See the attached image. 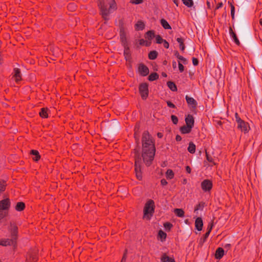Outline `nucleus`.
<instances>
[{
    "mask_svg": "<svg viewBox=\"0 0 262 262\" xmlns=\"http://www.w3.org/2000/svg\"><path fill=\"white\" fill-rule=\"evenodd\" d=\"M143 160L145 165L149 166L151 164L155 155V147L151 137L147 132H144L142 135Z\"/></svg>",
    "mask_w": 262,
    "mask_h": 262,
    "instance_id": "f257e3e1",
    "label": "nucleus"
},
{
    "mask_svg": "<svg viewBox=\"0 0 262 262\" xmlns=\"http://www.w3.org/2000/svg\"><path fill=\"white\" fill-rule=\"evenodd\" d=\"M98 6L102 16L105 20H108L110 14L117 8L115 0H100Z\"/></svg>",
    "mask_w": 262,
    "mask_h": 262,
    "instance_id": "f03ea898",
    "label": "nucleus"
},
{
    "mask_svg": "<svg viewBox=\"0 0 262 262\" xmlns=\"http://www.w3.org/2000/svg\"><path fill=\"white\" fill-rule=\"evenodd\" d=\"M155 203L152 200H148L145 204L143 209V219L149 220L154 214Z\"/></svg>",
    "mask_w": 262,
    "mask_h": 262,
    "instance_id": "7ed1b4c3",
    "label": "nucleus"
},
{
    "mask_svg": "<svg viewBox=\"0 0 262 262\" xmlns=\"http://www.w3.org/2000/svg\"><path fill=\"white\" fill-rule=\"evenodd\" d=\"M10 201L9 199H5L0 201V219L5 217L10 207Z\"/></svg>",
    "mask_w": 262,
    "mask_h": 262,
    "instance_id": "20e7f679",
    "label": "nucleus"
},
{
    "mask_svg": "<svg viewBox=\"0 0 262 262\" xmlns=\"http://www.w3.org/2000/svg\"><path fill=\"white\" fill-rule=\"evenodd\" d=\"M141 165L142 163L141 158L139 157L136 158L135 159V170L136 177L139 180H141L142 179Z\"/></svg>",
    "mask_w": 262,
    "mask_h": 262,
    "instance_id": "39448f33",
    "label": "nucleus"
},
{
    "mask_svg": "<svg viewBox=\"0 0 262 262\" xmlns=\"http://www.w3.org/2000/svg\"><path fill=\"white\" fill-rule=\"evenodd\" d=\"M139 89L142 98L146 99L148 96V84L146 83H142L140 85Z\"/></svg>",
    "mask_w": 262,
    "mask_h": 262,
    "instance_id": "423d86ee",
    "label": "nucleus"
},
{
    "mask_svg": "<svg viewBox=\"0 0 262 262\" xmlns=\"http://www.w3.org/2000/svg\"><path fill=\"white\" fill-rule=\"evenodd\" d=\"M201 186L203 191L209 192L213 186L212 182L210 180L205 179L201 182Z\"/></svg>",
    "mask_w": 262,
    "mask_h": 262,
    "instance_id": "0eeeda50",
    "label": "nucleus"
},
{
    "mask_svg": "<svg viewBox=\"0 0 262 262\" xmlns=\"http://www.w3.org/2000/svg\"><path fill=\"white\" fill-rule=\"evenodd\" d=\"M139 72L143 76H145L149 73L148 68L143 64H140L138 67Z\"/></svg>",
    "mask_w": 262,
    "mask_h": 262,
    "instance_id": "6e6552de",
    "label": "nucleus"
},
{
    "mask_svg": "<svg viewBox=\"0 0 262 262\" xmlns=\"http://www.w3.org/2000/svg\"><path fill=\"white\" fill-rule=\"evenodd\" d=\"M12 78L14 79L17 82L21 80V75L20 74L19 69L17 68L14 69Z\"/></svg>",
    "mask_w": 262,
    "mask_h": 262,
    "instance_id": "1a4fd4ad",
    "label": "nucleus"
},
{
    "mask_svg": "<svg viewBox=\"0 0 262 262\" xmlns=\"http://www.w3.org/2000/svg\"><path fill=\"white\" fill-rule=\"evenodd\" d=\"M17 227L14 224H11L10 226V232L11 235V238L13 239L16 242L17 233Z\"/></svg>",
    "mask_w": 262,
    "mask_h": 262,
    "instance_id": "9d476101",
    "label": "nucleus"
},
{
    "mask_svg": "<svg viewBox=\"0 0 262 262\" xmlns=\"http://www.w3.org/2000/svg\"><path fill=\"white\" fill-rule=\"evenodd\" d=\"M237 128L240 129L242 132L246 133L248 131L249 127L248 123L243 120L237 123Z\"/></svg>",
    "mask_w": 262,
    "mask_h": 262,
    "instance_id": "9b49d317",
    "label": "nucleus"
},
{
    "mask_svg": "<svg viewBox=\"0 0 262 262\" xmlns=\"http://www.w3.org/2000/svg\"><path fill=\"white\" fill-rule=\"evenodd\" d=\"M16 242L13 239H2L0 240V245L6 246L8 245H15Z\"/></svg>",
    "mask_w": 262,
    "mask_h": 262,
    "instance_id": "f8f14e48",
    "label": "nucleus"
},
{
    "mask_svg": "<svg viewBox=\"0 0 262 262\" xmlns=\"http://www.w3.org/2000/svg\"><path fill=\"white\" fill-rule=\"evenodd\" d=\"M186 125L189 126L191 127H193L194 125V118L193 116L191 115H188L185 119Z\"/></svg>",
    "mask_w": 262,
    "mask_h": 262,
    "instance_id": "ddd939ff",
    "label": "nucleus"
},
{
    "mask_svg": "<svg viewBox=\"0 0 262 262\" xmlns=\"http://www.w3.org/2000/svg\"><path fill=\"white\" fill-rule=\"evenodd\" d=\"M203 226V220L201 217H197L195 221V227L198 231H201Z\"/></svg>",
    "mask_w": 262,
    "mask_h": 262,
    "instance_id": "4468645a",
    "label": "nucleus"
},
{
    "mask_svg": "<svg viewBox=\"0 0 262 262\" xmlns=\"http://www.w3.org/2000/svg\"><path fill=\"white\" fill-rule=\"evenodd\" d=\"M185 98L188 105H191L193 108L196 107L197 102L193 98L190 97L187 95L186 96Z\"/></svg>",
    "mask_w": 262,
    "mask_h": 262,
    "instance_id": "2eb2a0df",
    "label": "nucleus"
},
{
    "mask_svg": "<svg viewBox=\"0 0 262 262\" xmlns=\"http://www.w3.org/2000/svg\"><path fill=\"white\" fill-rule=\"evenodd\" d=\"M224 255V250L222 248H218L215 253V258L217 259H221Z\"/></svg>",
    "mask_w": 262,
    "mask_h": 262,
    "instance_id": "dca6fc26",
    "label": "nucleus"
},
{
    "mask_svg": "<svg viewBox=\"0 0 262 262\" xmlns=\"http://www.w3.org/2000/svg\"><path fill=\"white\" fill-rule=\"evenodd\" d=\"M49 111L48 108L43 107L39 112V116L42 118H47L48 117Z\"/></svg>",
    "mask_w": 262,
    "mask_h": 262,
    "instance_id": "f3484780",
    "label": "nucleus"
},
{
    "mask_svg": "<svg viewBox=\"0 0 262 262\" xmlns=\"http://www.w3.org/2000/svg\"><path fill=\"white\" fill-rule=\"evenodd\" d=\"M192 127L184 125L180 128V132L183 134H188L191 132Z\"/></svg>",
    "mask_w": 262,
    "mask_h": 262,
    "instance_id": "a211bd4d",
    "label": "nucleus"
},
{
    "mask_svg": "<svg viewBox=\"0 0 262 262\" xmlns=\"http://www.w3.org/2000/svg\"><path fill=\"white\" fill-rule=\"evenodd\" d=\"M136 30H142L145 27L144 23L141 20H138L135 26Z\"/></svg>",
    "mask_w": 262,
    "mask_h": 262,
    "instance_id": "6ab92c4d",
    "label": "nucleus"
},
{
    "mask_svg": "<svg viewBox=\"0 0 262 262\" xmlns=\"http://www.w3.org/2000/svg\"><path fill=\"white\" fill-rule=\"evenodd\" d=\"M158 238L160 239V241L163 242L165 241V239L167 236V234L165 232L160 230L158 232Z\"/></svg>",
    "mask_w": 262,
    "mask_h": 262,
    "instance_id": "aec40b11",
    "label": "nucleus"
},
{
    "mask_svg": "<svg viewBox=\"0 0 262 262\" xmlns=\"http://www.w3.org/2000/svg\"><path fill=\"white\" fill-rule=\"evenodd\" d=\"M161 25L165 29H171V28L169 24V23L167 22L166 20L165 19H161L160 20Z\"/></svg>",
    "mask_w": 262,
    "mask_h": 262,
    "instance_id": "412c9836",
    "label": "nucleus"
},
{
    "mask_svg": "<svg viewBox=\"0 0 262 262\" xmlns=\"http://www.w3.org/2000/svg\"><path fill=\"white\" fill-rule=\"evenodd\" d=\"M230 34L231 36V37H232V38H233L234 41L235 42V43L236 45H239V43H240L238 39V38H237L235 33H234L233 31H232V29H230Z\"/></svg>",
    "mask_w": 262,
    "mask_h": 262,
    "instance_id": "4be33fe9",
    "label": "nucleus"
},
{
    "mask_svg": "<svg viewBox=\"0 0 262 262\" xmlns=\"http://www.w3.org/2000/svg\"><path fill=\"white\" fill-rule=\"evenodd\" d=\"M25 205L23 202H18L15 206V209L18 211H21L24 209Z\"/></svg>",
    "mask_w": 262,
    "mask_h": 262,
    "instance_id": "5701e85b",
    "label": "nucleus"
},
{
    "mask_svg": "<svg viewBox=\"0 0 262 262\" xmlns=\"http://www.w3.org/2000/svg\"><path fill=\"white\" fill-rule=\"evenodd\" d=\"M174 212L178 217H183L184 216V211L182 209H175Z\"/></svg>",
    "mask_w": 262,
    "mask_h": 262,
    "instance_id": "b1692460",
    "label": "nucleus"
},
{
    "mask_svg": "<svg viewBox=\"0 0 262 262\" xmlns=\"http://www.w3.org/2000/svg\"><path fill=\"white\" fill-rule=\"evenodd\" d=\"M188 150L191 154H194L195 152V145L193 142L189 143Z\"/></svg>",
    "mask_w": 262,
    "mask_h": 262,
    "instance_id": "393cba45",
    "label": "nucleus"
},
{
    "mask_svg": "<svg viewBox=\"0 0 262 262\" xmlns=\"http://www.w3.org/2000/svg\"><path fill=\"white\" fill-rule=\"evenodd\" d=\"M167 84L169 89L172 91L175 92L177 90V86L173 82L168 81L167 82Z\"/></svg>",
    "mask_w": 262,
    "mask_h": 262,
    "instance_id": "a878e982",
    "label": "nucleus"
},
{
    "mask_svg": "<svg viewBox=\"0 0 262 262\" xmlns=\"http://www.w3.org/2000/svg\"><path fill=\"white\" fill-rule=\"evenodd\" d=\"M176 40L177 42L179 43L180 49L182 51H184L185 50V46L184 45L183 39L181 37H178Z\"/></svg>",
    "mask_w": 262,
    "mask_h": 262,
    "instance_id": "bb28decb",
    "label": "nucleus"
},
{
    "mask_svg": "<svg viewBox=\"0 0 262 262\" xmlns=\"http://www.w3.org/2000/svg\"><path fill=\"white\" fill-rule=\"evenodd\" d=\"M31 154L32 155L35 156V157L33 158L34 161H37L40 159V156L39 154V152L37 150H32L31 151Z\"/></svg>",
    "mask_w": 262,
    "mask_h": 262,
    "instance_id": "cd10ccee",
    "label": "nucleus"
},
{
    "mask_svg": "<svg viewBox=\"0 0 262 262\" xmlns=\"http://www.w3.org/2000/svg\"><path fill=\"white\" fill-rule=\"evenodd\" d=\"M159 78V75L157 73H152L150 74L148 76V80L149 81H152Z\"/></svg>",
    "mask_w": 262,
    "mask_h": 262,
    "instance_id": "c85d7f7f",
    "label": "nucleus"
},
{
    "mask_svg": "<svg viewBox=\"0 0 262 262\" xmlns=\"http://www.w3.org/2000/svg\"><path fill=\"white\" fill-rule=\"evenodd\" d=\"M184 5L188 8L191 7L193 5V2L192 0H182Z\"/></svg>",
    "mask_w": 262,
    "mask_h": 262,
    "instance_id": "c756f323",
    "label": "nucleus"
},
{
    "mask_svg": "<svg viewBox=\"0 0 262 262\" xmlns=\"http://www.w3.org/2000/svg\"><path fill=\"white\" fill-rule=\"evenodd\" d=\"M166 177L168 179H171L174 177V172L171 169H168L166 172Z\"/></svg>",
    "mask_w": 262,
    "mask_h": 262,
    "instance_id": "7c9ffc66",
    "label": "nucleus"
},
{
    "mask_svg": "<svg viewBox=\"0 0 262 262\" xmlns=\"http://www.w3.org/2000/svg\"><path fill=\"white\" fill-rule=\"evenodd\" d=\"M158 55V53L156 51H151L148 54V57L150 59L154 60L155 59Z\"/></svg>",
    "mask_w": 262,
    "mask_h": 262,
    "instance_id": "2f4dec72",
    "label": "nucleus"
},
{
    "mask_svg": "<svg viewBox=\"0 0 262 262\" xmlns=\"http://www.w3.org/2000/svg\"><path fill=\"white\" fill-rule=\"evenodd\" d=\"M175 56L179 59L183 63L186 64L187 63V60L186 58H185L182 56L180 55L179 53L178 52H176L175 53Z\"/></svg>",
    "mask_w": 262,
    "mask_h": 262,
    "instance_id": "473e14b6",
    "label": "nucleus"
},
{
    "mask_svg": "<svg viewBox=\"0 0 262 262\" xmlns=\"http://www.w3.org/2000/svg\"><path fill=\"white\" fill-rule=\"evenodd\" d=\"M155 36L154 32L153 31H149L146 33V38L148 40H151Z\"/></svg>",
    "mask_w": 262,
    "mask_h": 262,
    "instance_id": "72a5a7b5",
    "label": "nucleus"
},
{
    "mask_svg": "<svg viewBox=\"0 0 262 262\" xmlns=\"http://www.w3.org/2000/svg\"><path fill=\"white\" fill-rule=\"evenodd\" d=\"M27 262H36L37 261V257L35 254L30 256L29 259L27 258Z\"/></svg>",
    "mask_w": 262,
    "mask_h": 262,
    "instance_id": "f704fd0d",
    "label": "nucleus"
},
{
    "mask_svg": "<svg viewBox=\"0 0 262 262\" xmlns=\"http://www.w3.org/2000/svg\"><path fill=\"white\" fill-rule=\"evenodd\" d=\"M169 258L166 254H163L161 258V260L162 262H167Z\"/></svg>",
    "mask_w": 262,
    "mask_h": 262,
    "instance_id": "c9c22d12",
    "label": "nucleus"
},
{
    "mask_svg": "<svg viewBox=\"0 0 262 262\" xmlns=\"http://www.w3.org/2000/svg\"><path fill=\"white\" fill-rule=\"evenodd\" d=\"M156 42L159 44L162 43L163 41L164 40L160 35H157L156 36Z\"/></svg>",
    "mask_w": 262,
    "mask_h": 262,
    "instance_id": "e433bc0d",
    "label": "nucleus"
},
{
    "mask_svg": "<svg viewBox=\"0 0 262 262\" xmlns=\"http://www.w3.org/2000/svg\"><path fill=\"white\" fill-rule=\"evenodd\" d=\"M171 121L174 124H177L178 122V119L177 116L174 115H171Z\"/></svg>",
    "mask_w": 262,
    "mask_h": 262,
    "instance_id": "4c0bfd02",
    "label": "nucleus"
},
{
    "mask_svg": "<svg viewBox=\"0 0 262 262\" xmlns=\"http://www.w3.org/2000/svg\"><path fill=\"white\" fill-rule=\"evenodd\" d=\"M206 157H207V160H208V162H210V163H212V164L211 165V166H212V165H216V163L213 161L212 158V157H209V156L207 155V153H206Z\"/></svg>",
    "mask_w": 262,
    "mask_h": 262,
    "instance_id": "58836bf2",
    "label": "nucleus"
},
{
    "mask_svg": "<svg viewBox=\"0 0 262 262\" xmlns=\"http://www.w3.org/2000/svg\"><path fill=\"white\" fill-rule=\"evenodd\" d=\"M235 8L233 5H231V15L232 19L234 18Z\"/></svg>",
    "mask_w": 262,
    "mask_h": 262,
    "instance_id": "ea45409f",
    "label": "nucleus"
},
{
    "mask_svg": "<svg viewBox=\"0 0 262 262\" xmlns=\"http://www.w3.org/2000/svg\"><path fill=\"white\" fill-rule=\"evenodd\" d=\"M5 190V185L4 182H0V193Z\"/></svg>",
    "mask_w": 262,
    "mask_h": 262,
    "instance_id": "a19ab883",
    "label": "nucleus"
},
{
    "mask_svg": "<svg viewBox=\"0 0 262 262\" xmlns=\"http://www.w3.org/2000/svg\"><path fill=\"white\" fill-rule=\"evenodd\" d=\"M235 121L237 122V123L241 122V121H243V120H242L241 119V118L239 117V116L237 113H236L235 114Z\"/></svg>",
    "mask_w": 262,
    "mask_h": 262,
    "instance_id": "79ce46f5",
    "label": "nucleus"
},
{
    "mask_svg": "<svg viewBox=\"0 0 262 262\" xmlns=\"http://www.w3.org/2000/svg\"><path fill=\"white\" fill-rule=\"evenodd\" d=\"M164 226L165 229L170 230L171 229V228L172 227V225H171V224H170L169 223H165L164 224Z\"/></svg>",
    "mask_w": 262,
    "mask_h": 262,
    "instance_id": "37998d69",
    "label": "nucleus"
},
{
    "mask_svg": "<svg viewBox=\"0 0 262 262\" xmlns=\"http://www.w3.org/2000/svg\"><path fill=\"white\" fill-rule=\"evenodd\" d=\"M143 2L142 0H131L130 3L134 4H140Z\"/></svg>",
    "mask_w": 262,
    "mask_h": 262,
    "instance_id": "c03bdc74",
    "label": "nucleus"
},
{
    "mask_svg": "<svg viewBox=\"0 0 262 262\" xmlns=\"http://www.w3.org/2000/svg\"><path fill=\"white\" fill-rule=\"evenodd\" d=\"M178 67H179V69L180 72H183L184 70V67L183 66L182 63L179 62Z\"/></svg>",
    "mask_w": 262,
    "mask_h": 262,
    "instance_id": "a18cd8bd",
    "label": "nucleus"
},
{
    "mask_svg": "<svg viewBox=\"0 0 262 262\" xmlns=\"http://www.w3.org/2000/svg\"><path fill=\"white\" fill-rule=\"evenodd\" d=\"M167 104L168 106L171 108H175L176 107L175 105L169 101H167Z\"/></svg>",
    "mask_w": 262,
    "mask_h": 262,
    "instance_id": "49530a36",
    "label": "nucleus"
},
{
    "mask_svg": "<svg viewBox=\"0 0 262 262\" xmlns=\"http://www.w3.org/2000/svg\"><path fill=\"white\" fill-rule=\"evenodd\" d=\"M140 44L141 45H145V46H149V43L145 41L144 39H141L140 40Z\"/></svg>",
    "mask_w": 262,
    "mask_h": 262,
    "instance_id": "de8ad7c7",
    "label": "nucleus"
},
{
    "mask_svg": "<svg viewBox=\"0 0 262 262\" xmlns=\"http://www.w3.org/2000/svg\"><path fill=\"white\" fill-rule=\"evenodd\" d=\"M163 46L166 49H168L169 48V43L166 40H164L162 42Z\"/></svg>",
    "mask_w": 262,
    "mask_h": 262,
    "instance_id": "09e8293b",
    "label": "nucleus"
},
{
    "mask_svg": "<svg viewBox=\"0 0 262 262\" xmlns=\"http://www.w3.org/2000/svg\"><path fill=\"white\" fill-rule=\"evenodd\" d=\"M212 227H213L212 223H210L208 225L207 231H209V232H210L211 231Z\"/></svg>",
    "mask_w": 262,
    "mask_h": 262,
    "instance_id": "8fccbe9b",
    "label": "nucleus"
},
{
    "mask_svg": "<svg viewBox=\"0 0 262 262\" xmlns=\"http://www.w3.org/2000/svg\"><path fill=\"white\" fill-rule=\"evenodd\" d=\"M192 63L194 66H197L199 63L198 59L196 58L193 57L192 58Z\"/></svg>",
    "mask_w": 262,
    "mask_h": 262,
    "instance_id": "3c124183",
    "label": "nucleus"
},
{
    "mask_svg": "<svg viewBox=\"0 0 262 262\" xmlns=\"http://www.w3.org/2000/svg\"><path fill=\"white\" fill-rule=\"evenodd\" d=\"M161 184L162 185L165 186V185H167V182L165 179H163L161 180Z\"/></svg>",
    "mask_w": 262,
    "mask_h": 262,
    "instance_id": "603ef678",
    "label": "nucleus"
},
{
    "mask_svg": "<svg viewBox=\"0 0 262 262\" xmlns=\"http://www.w3.org/2000/svg\"><path fill=\"white\" fill-rule=\"evenodd\" d=\"M210 232H209V231H207V232L205 234L204 236V241L206 240V239L207 238H208V237L209 236V235L210 234Z\"/></svg>",
    "mask_w": 262,
    "mask_h": 262,
    "instance_id": "864d4df0",
    "label": "nucleus"
},
{
    "mask_svg": "<svg viewBox=\"0 0 262 262\" xmlns=\"http://www.w3.org/2000/svg\"><path fill=\"white\" fill-rule=\"evenodd\" d=\"M191 168L189 166L186 167V171L187 173H190L191 172Z\"/></svg>",
    "mask_w": 262,
    "mask_h": 262,
    "instance_id": "5fc2aeb1",
    "label": "nucleus"
},
{
    "mask_svg": "<svg viewBox=\"0 0 262 262\" xmlns=\"http://www.w3.org/2000/svg\"><path fill=\"white\" fill-rule=\"evenodd\" d=\"M223 6V3L222 2L221 3H219L217 4V6H216V9H218L220 8H221Z\"/></svg>",
    "mask_w": 262,
    "mask_h": 262,
    "instance_id": "6e6d98bb",
    "label": "nucleus"
},
{
    "mask_svg": "<svg viewBox=\"0 0 262 262\" xmlns=\"http://www.w3.org/2000/svg\"><path fill=\"white\" fill-rule=\"evenodd\" d=\"M176 140L177 141H180L182 140V137L180 135H177Z\"/></svg>",
    "mask_w": 262,
    "mask_h": 262,
    "instance_id": "4d7b16f0",
    "label": "nucleus"
},
{
    "mask_svg": "<svg viewBox=\"0 0 262 262\" xmlns=\"http://www.w3.org/2000/svg\"><path fill=\"white\" fill-rule=\"evenodd\" d=\"M75 6L74 4H70L68 6V8L69 9H70V8H73L74 9V8H75Z\"/></svg>",
    "mask_w": 262,
    "mask_h": 262,
    "instance_id": "13d9d810",
    "label": "nucleus"
},
{
    "mask_svg": "<svg viewBox=\"0 0 262 262\" xmlns=\"http://www.w3.org/2000/svg\"><path fill=\"white\" fill-rule=\"evenodd\" d=\"M201 207V205L200 204H199L198 205H197L195 207V209H194V211H197Z\"/></svg>",
    "mask_w": 262,
    "mask_h": 262,
    "instance_id": "bf43d9fd",
    "label": "nucleus"
},
{
    "mask_svg": "<svg viewBox=\"0 0 262 262\" xmlns=\"http://www.w3.org/2000/svg\"><path fill=\"white\" fill-rule=\"evenodd\" d=\"M167 262H175V260L173 258L170 257Z\"/></svg>",
    "mask_w": 262,
    "mask_h": 262,
    "instance_id": "052dcab7",
    "label": "nucleus"
},
{
    "mask_svg": "<svg viewBox=\"0 0 262 262\" xmlns=\"http://www.w3.org/2000/svg\"><path fill=\"white\" fill-rule=\"evenodd\" d=\"M126 259L125 254H124L121 262H125Z\"/></svg>",
    "mask_w": 262,
    "mask_h": 262,
    "instance_id": "680f3d73",
    "label": "nucleus"
},
{
    "mask_svg": "<svg viewBox=\"0 0 262 262\" xmlns=\"http://www.w3.org/2000/svg\"><path fill=\"white\" fill-rule=\"evenodd\" d=\"M157 136L159 138H161L163 137L162 134L160 133H158Z\"/></svg>",
    "mask_w": 262,
    "mask_h": 262,
    "instance_id": "e2e57ef3",
    "label": "nucleus"
},
{
    "mask_svg": "<svg viewBox=\"0 0 262 262\" xmlns=\"http://www.w3.org/2000/svg\"><path fill=\"white\" fill-rule=\"evenodd\" d=\"M173 2L177 5V6H178L179 3L178 0H173Z\"/></svg>",
    "mask_w": 262,
    "mask_h": 262,
    "instance_id": "0e129e2a",
    "label": "nucleus"
},
{
    "mask_svg": "<svg viewBox=\"0 0 262 262\" xmlns=\"http://www.w3.org/2000/svg\"><path fill=\"white\" fill-rule=\"evenodd\" d=\"M259 24L262 26V18L260 19Z\"/></svg>",
    "mask_w": 262,
    "mask_h": 262,
    "instance_id": "69168bd1",
    "label": "nucleus"
},
{
    "mask_svg": "<svg viewBox=\"0 0 262 262\" xmlns=\"http://www.w3.org/2000/svg\"><path fill=\"white\" fill-rule=\"evenodd\" d=\"M162 76L163 77H166L167 76L166 74L165 73H162Z\"/></svg>",
    "mask_w": 262,
    "mask_h": 262,
    "instance_id": "338daca9",
    "label": "nucleus"
},
{
    "mask_svg": "<svg viewBox=\"0 0 262 262\" xmlns=\"http://www.w3.org/2000/svg\"><path fill=\"white\" fill-rule=\"evenodd\" d=\"M186 182H187V180L186 179H184V181H183V183L185 184V183H186Z\"/></svg>",
    "mask_w": 262,
    "mask_h": 262,
    "instance_id": "774afa93",
    "label": "nucleus"
}]
</instances>
